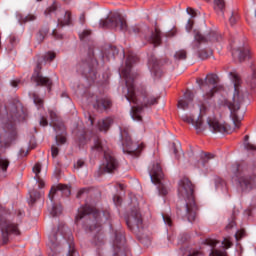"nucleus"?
Instances as JSON below:
<instances>
[{"label":"nucleus","instance_id":"32","mask_svg":"<svg viewBox=\"0 0 256 256\" xmlns=\"http://www.w3.org/2000/svg\"><path fill=\"white\" fill-rule=\"evenodd\" d=\"M37 19V16L35 14H28L27 16H24L22 14L18 15V20L21 23H29L31 21H35Z\"/></svg>","mask_w":256,"mask_h":256},{"label":"nucleus","instance_id":"44","mask_svg":"<svg viewBox=\"0 0 256 256\" xmlns=\"http://www.w3.org/2000/svg\"><path fill=\"white\" fill-rule=\"evenodd\" d=\"M174 155L176 156L177 159H179V153H181V144L179 142H174L172 144Z\"/></svg>","mask_w":256,"mask_h":256},{"label":"nucleus","instance_id":"22","mask_svg":"<svg viewBox=\"0 0 256 256\" xmlns=\"http://www.w3.org/2000/svg\"><path fill=\"white\" fill-rule=\"evenodd\" d=\"M207 123L214 133H227V124H222L215 118H208Z\"/></svg>","mask_w":256,"mask_h":256},{"label":"nucleus","instance_id":"57","mask_svg":"<svg viewBox=\"0 0 256 256\" xmlns=\"http://www.w3.org/2000/svg\"><path fill=\"white\" fill-rule=\"evenodd\" d=\"M223 247H225V249H229V247H231V245H233V243H231V240H229V238H225L222 242Z\"/></svg>","mask_w":256,"mask_h":256},{"label":"nucleus","instance_id":"38","mask_svg":"<svg viewBox=\"0 0 256 256\" xmlns=\"http://www.w3.org/2000/svg\"><path fill=\"white\" fill-rule=\"evenodd\" d=\"M32 99L34 101V105H36L38 109H41L43 107V99L39 97V94L32 93Z\"/></svg>","mask_w":256,"mask_h":256},{"label":"nucleus","instance_id":"48","mask_svg":"<svg viewBox=\"0 0 256 256\" xmlns=\"http://www.w3.org/2000/svg\"><path fill=\"white\" fill-rule=\"evenodd\" d=\"M210 256H227V251L211 249Z\"/></svg>","mask_w":256,"mask_h":256},{"label":"nucleus","instance_id":"36","mask_svg":"<svg viewBox=\"0 0 256 256\" xmlns=\"http://www.w3.org/2000/svg\"><path fill=\"white\" fill-rule=\"evenodd\" d=\"M61 213H63V207L61 205L53 204L50 215H52V217H57L61 215Z\"/></svg>","mask_w":256,"mask_h":256},{"label":"nucleus","instance_id":"37","mask_svg":"<svg viewBox=\"0 0 256 256\" xmlns=\"http://www.w3.org/2000/svg\"><path fill=\"white\" fill-rule=\"evenodd\" d=\"M247 83L250 85L252 89L255 88L256 84V69L255 67L252 68V75L247 78Z\"/></svg>","mask_w":256,"mask_h":256},{"label":"nucleus","instance_id":"58","mask_svg":"<svg viewBox=\"0 0 256 256\" xmlns=\"http://www.w3.org/2000/svg\"><path fill=\"white\" fill-rule=\"evenodd\" d=\"M51 154L53 158L57 157V155H59V148H57L56 146H52Z\"/></svg>","mask_w":256,"mask_h":256},{"label":"nucleus","instance_id":"35","mask_svg":"<svg viewBox=\"0 0 256 256\" xmlns=\"http://www.w3.org/2000/svg\"><path fill=\"white\" fill-rule=\"evenodd\" d=\"M216 189H220L221 191H227V182L222 178H216L215 180Z\"/></svg>","mask_w":256,"mask_h":256},{"label":"nucleus","instance_id":"27","mask_svg":"<svg viewBox=\"0 0 256 256\" xmlns=\"http://www.w3.org/2000/svg\"><path fill=\"white\" fill-rule=\"evenodd\" d=\"M51 123L50 125L54 128V130L57 131H65V125L62 122H59V119L57 118V113L55 111L50 110L49 111Z\"/></svg>","mask_w":256,"mask_h":256},{"label":"nucleus","instance_id":"9","mask_svg":"<svg viewBox=\"0 0 256 256\" xmlns=\"http://www.w3.org/2000/svg\"><path fill=\"white\" fill-rule=\"evenodd\" d=\"M229 75L231 81L234 84L233 102L229 104L230 117L232 118L235 127L239 129V125L241 124V117H239V114L237 112L239 111V109H241V99H239V87L241 86V77H239V74L235 72H230Z\"/></svg>","mask_w":256,"mask_h":256},{"label":"nucleus","instance_id":"50","mask_svg":"<svg viewBox=\"0 0 256 256\" xmlns=\"http://www.w3.org/2000/svg\"><path fill=\"white\" fill-rule=\"evenodd\" d=\"M217 243H219V241L212 238H207L205 240V245H209V247H212V249L217 246Z\"/></svg>","mask_w":256,"mask_h":256},{"label":"nucleus","instance_id":"40","mask_svg":"<svg viewBox=\"0 0 256 256\" xmlns=\"http://www.w3.org/2000/svg\"><path fill=\"white\" fill-rule=\"evenodd\" d=\"M56 57L57 54H55V52H47L42 56V61H44V63H51V61H53Z\"/></svg>","mask_w":256,"mask_h":256},{"label":"nucleus","instance_id":"26","mask_svg":"<svg viewBox=\"0 0 256 256\" xmlns=\"http://www.w3.org/2000/svg\"><path fill=\"white\" fill-rule=\"evenodd\" d=\"M232 56L234 59H238L240 63H243L247 57H249V48L243 46L232 51Z\"/></svg>","mask_w":256,"mask_h":256},{"label":"nucleus","instance_id":"43","mask_svg":"<svg viewBox=\"0 0 256 256\" xmlns=\"http://www.w3.org/2000/svg\"><path fill=\"white\" fill-rule=\"evenodd\" d=\"M87 143V132H82L81 134H78V144L80 147H83Z\"/></svg>","mask_w":256,"mask_h":256},{"label":"nucleus","instance_id":"53","mask_svg":"<svg viewBox=\"0 0 256 256\" xmlns=\"http://www.w3.org/2000/svg\"><path fill=\"white\" fill-rule=\"evenodd\" d=\"M91 35V30H84L82 33L79 34V38L81 41H85V39H88Z\"/></svg>","mask_w":256,"mask_h":256},{"label":"nucleus","instance_id":"56","mask_svg":"<svg viewBox=\"0 0 256 256\" xmlns=\"http://www.w3.org/2000/svg\"><path fill=\"white\" fill-rule=\"evenodd\" d=\"M243 237H245V230H240L236 232L235 234L236 241H239V239H243Z\"/></svg>","mask_w":256,"mask_h":256},{"label":"nucleus","instance_id":"17","mask_svg":"<svg viewBox=\"0 0 256 256\" xmlns=\"http://www.w3.org/2000/svg\"><path fill=\"white\" fill-rule=\"evenodd\" d=\"M32 81H34L36 85H40L41 87H47L48 91H51V85H53V81H51L49 77L42 76L41 60L38 61V64L34 70V73L32 75Z\"/></svg>","mask_w":256,"mask_h":256},{"label":"nucleus","instance_id":"54","mask_svg":"<svg viewBox=\"0 0 256 256\" xmlns=\"http://www.w3.org/2000/svg\"><path fill=\"white\" fill-rule=\"evenodd\" d=\"M238 19L239 16L237 15V13H232V16L229 19L230 25H235Z\"/></svg>","mask_w":256,"mask_h":256},{"label":"nucleus","instance_id":"5","mask_svg":"<svg viewBox=\"0 0 256 256\" xmlns=\"http://www.w3.org/2000/svg\"><path fill=\"white\" fill-rule=\"evenodd\" d=\"M69 228L65 227L64 224H60L57 230H53L52 233L48 237L47 247L49 249V256H57L58 253H61V244L57 239L58 235H61L63 239H66L69 243V251L68 256H77V251L75 250V246L72 244L73 235L71 233L67 234Z\"/></svg>","mask_w":256,"mask_h":256},{"label":"nucleus","instance_id":"16","mask_svg":"<svg viewBox=\"0 0 256 256\" xmlns=\"http://www.w3.org/2000/svg\"><path fill=\"white\" fill-rule=\"evenodd\" d=\"M126 225L130 231L137 233L139 229H143V216L138 208H134L126 217Z\"/></svg>","mask_w":256,"mask_h":256},{"label":"nucleus","instance_id":"4","mask_svg":"<svg viewBox=\"0 0 256 256\" xmlns=\"http://www.w3.org/2000/svg\"><path fill=\"white\" fill-rule=\"evenodd\" d=\"M178 197L180 201L185 202L184 206L177 211L178 215L182 216V219H187L189 223H193L197 219L199 207L195 201V186L189 178L184 177L179 181Z\"/></svg>","mask_w":256,"mask_h":256},{"label":"nucleus","instance_id":"1","mask_svg":"<svg viewBox=\"0 0 256 256\" xmlns=\"http://www.w3.org/2000/svg\"><path fill=\"white\" fill-rule=\"evenodd\" d=\"M139 61L137 55L130 53L126 59V66L121 70L120 77L125 79L126 87L123 89V95L129 101L136 106H132L130 115L134 121H141V111L145 107H151L157 105L159 97L153 95L152 91L147 89L145 85L135 86V79H137V73L131 71L134 63Z\"/></svg>","mask_w":256,"mask_h":256},{"label":"nucleus","instance_id":"55","mask_svg":"<svg viewBox=\"0 0 256 256\" xmlns=\"http://www.w3.org/2000/svg\"><path fill=\"white\" fill-rule=\"evenodd\" d=\"M235 212H233L232 214V220L228 223V225L226 226V229H233L234 225H235Z\"/></svg>","mask_w":256,"mask_h":256},{"label":"nucleus","instance_id":"18","mask_svg":"<svg viewBox=\"0 0 256 256\" xmlns=\"http://www.w3.org/2000/svg\"><path fill=\"white\" fill-rule=\"evenodd\" d=\"M90 102L93 103L94 109L97 111H105L111 107V100L109 98H99L98 96L92 95L90 96Z\"/></svg>","mask_w":256,"mask_h":256},{"label":"nucleus","instance_id":"28","mask_svg":"<svg viewBox=\"0 0 256 256\" xmlns=\"http://www.w3.org/2000/svg\"><path fill=\"white\" fill-rule=\"evenodd\" d=\"M9 165H11L9 158L0 154V175H2V177H7V170L9 169Z\"/></svg>","mask_w":256,"mask_h":256},{"label":"nucleus","instance_id":"2","mask_svg":"<svg viewBox=\"0 0 256 256\" xmlns=\"http://www.w3.org/2000/svg\"><path fill=\"white\" fill-rule=\"evenodd\" d=\"M111 214L109 211L105 210L99 212L95 207L90 205L82 206L78 209V214L75 218V224L79 225V221L84 219L83 227L86 231L90 233H95L92 244L96 247L97 253L101 256V249L105 246V234H103V223L109 221Z\"/></svg>","mask_w":256,"mask_h":256},{"label":"nucleus","instance_id":"60","mask_svg":"<svg viewBox=\"0 0 256 256\" xmlns=\"http://www.w3.org/2000/svg\"><path fill=\"white\" fill-rule=\"evenodd\" d=\"M40 125H41L42 127H47V125H49V122L47 121V118L42 117V118L40 119Z\"/></svg>","mask_w":256,"mask_h":256},{"label":"nucleus","instance_id":"46","mask_svg":"<svg viewBox=\"0 0 256 256\" xmlns=\"http://www.w3.org/2000/svg\"><path fill=\"white\" fill-rule=\"evenodd\" d=\"M210 159H213V155L207 154V153H203L201 155V160H202L203 167H205L206 163H209Z\"/></svg>","mask_w":256,"mask_h":256},{"label":"nucleus","instance_id":"62","mask_svg":"<svg viewBox=\"0 0 256 256\" xmlns=\"http://www.w3.org/2000/svg\"><path fill=\"white\" fill-rule=\"evenodd\" d=\"M193 29V21L191 19L188 20V23L186 25V31H191Z\"/></svg>","mask_w":256,"mask_h":256},{"label":"nucleus","instance_id":"13","mask_svg":"<svg viewBox=\"0 0 256 256\" xmlns=\"http://www.w3.org/2000/svg\"><path fill=\"white\" fill-rule=\"evenodd\" d=\"M149 176L151 182L154 183V185H158V191L160 195H167V193H169L167 187L161 183V179L164 177L161 163L156 162L149 167Z\"/></svg>","mask_w":256,"mask_h":256},{"label":"nucleus","instance_id":"25","mask_svg":"<svg viewBox=\"0 0 256 256\" xmlns=\"http://www.w3.org/2000/svg\"><path fill=\"white\" fill-rule=\"evenodd\" d=\"M57 191H60L61 194L64 195L65 197H69V195H71V188H69V186L64 184H59L56 188H51L50 193L48 195L52 204H53V195H55Z\"/></svg>","mask_w":256,"mask_h":256},{"label":"nucleus","instance_id":"21","mask_svg":"<svg viewBox=\"0 0 256 256\" xmlns=\"http://www.w3.org/2000/svg\"><path fill=\"white\" fill-rule=\"evenodd\" d=\"M148 67L153 77L159 79L161 75H163V71H161V66H159V60L155 56H151L148 60Z\"/></svg>","mask_w":256,"mask_h":256},{"label":"nucleus","instance_id":"31","mask_svg":"<svg viewBox=\"0 0 256 256\" xmlns=\"http://www.w3.org/2000/svg\"><path fill=\"white\" fill-rule=\"evenodd\" d=\"M111 125H113V120L111 118H106L98 122V128L100 131H109V127H111Z\"/></svg>","mask_w":256,"mask_h":256},{"label":"nucleus","instance_id":"51","mask_svg":"<svg viewBox=\"0 0 256 256\" xmlns=\"http://www.w3.org/2000/svg\"><path fill=\"white\" fill-rule=\"evenodd\" d=\"M82 167H85V160L79 159L77 162L74 164V169L76 171H79V169H82Z\"/></svg>","mask_w":256,"mask_h":256},{"label":"nucleus","instance_id":"19","mask_svg":"<svg viewBox=\"0 0 256 256\" xmlns=\"http://www.w3.org/2000/svg\"><path fill=\"white\" fill-rule=\"evenodd\" d=\"M194 39L197 43H215V41L221 40V35H218L217 32H210L209 35L203 36L201 32H196Z\"/></svg>","mask_w":256,"mask_h":256},{"label":"nucleus","instance_id":"23","mask_svg":"<svg viewBox=\"0 0 256 256\" xmlns=\"http://www.w3.org/2000/svg\"><path fill=\"white\" fill-rule=\"evenodd\" d=\"M194 98H195V95H193V92L191 90H187L184 93L183 99H181L178 102V108L183 109L184 111L185 109H189V106L191 105V103H193Z\"/></svg>","mask_w":256,"mask_h":256},{"label":"nucleus","instance_id":"15","mask_svg":"<svg viewBox=\"0 0 256 256\" xmlns=\"http://www.w3.org/2000/svg\"><path fill=\"white\" fill-rule=\"evenodd\" d=\"M82 67L83 70H81V72L86 78V81H88L89 85L95 83L97 80V70L95 69V67H97V59L90 55L88 61L84 62Z\"/></svg>","mask_w":256,"mask_h":256},{"label":"nucleus","instance_id":"24","mask_svg":"<svg viewBox=\"0 0 256 256\" xmlns=\"http://www.w3.org/2000/svg\"><path fill=\"white\" fill-rule=\"evenodd\" d=\"M145 39L148 43H152L154 47H159V45H161V31L155 28L154 31H151L146 35Z\"/></svg>","mask_w":256,"mask_h":256},{"label":"nucleus","instance_id":"8","mask_svg":"<svg viewBox=\"0 0 256 256\" xmlns=\"http://www.w3.org/2000/svg\"><path fill=\"white\" fill-rule=\"evenodd\" d=\"M218 77L216 74H208L205 80L199 78L196 80V83L203 89L205 85H211V89L209 92L203 95V99L198 101V107L200 108L201 113H205V111H209V107H211V98L217 93V81Z\"/></svg>","mask_w":256,"mask_h":256},{"label":"nucleus","instance_id":"6","mask_svg":"<svg viewBox=\"0 0 256 256\" xmlns=\"http://www.w3.org/2000/svg\"><path fill=\"white\" fill-rule=\"evenodd\" d=\"M104 153V161L99 168V175H103V173H113V171H117L119 167V162L117 159L111 154V152L107 151V142L105 140L99 138V136L94 137V145L92 146V153Z\"/></svg>","mask_w":256,"mask_h":256},{"label":"nucleus","instance_id":"7","mask_svg":"<svg viewBox=\"0 0 256 256\" xmlns=\"http://www.w3.org/2000/svg\"><path fill=\"white\" fill-rule=\"evenodd\" d=\"M230 173H232V179L237 181L242 191H251L256 187V176L249 175V168L245 164L234 163L230 167Z\"/></svg>","mask_w":256,"mask_h":256},{"label":"nucleus","instance_id":"45","mask_svg":"<svg viewBox=\"0 0 256 256\" xmlns=\"http://www.w3.org/2000/svg\"><path fill=\"white\" fill-rule=\"evenodd\" d=\"M55 11H57V2H54L50 7H48L45 11H44V15H51V13H55Z\"/></svg>","mask_w":256,"mask_h":256},{"label":"nucleus","instance_id":"30","mask_svg":"<svg viewBox=\"0 0 256 256\" xmlns=\"http://www.w3.org/2000/svg\"><path fill=\"white\" fill-rule=\"evenodd\" d=\"M115 55H119V49H117L115 46H111L103 54V59H106V61H111V59H115Z\"/></svg>","mask_w":256,"mask_h":256},{"label":"nucleus","instance_id":"52","mask_svg":"<svg viewBox=\"0 0 256 256\" xmlns=\"http://www.w3.org/2000/svg\"><path fill=\"white\" fill-rule=\"evenodd\" d=\"M162 219H163L165 225H168V227H171V225H173V221L171 220V216H169L167 214H163Z\"/></svg>","mask_w":256,"mask_h":256},{"label":"nucleus","instance_id":"3","mask_svg":"<svg viewBox=\"0 0 256 256\" xmlns=\"http://www.w3.org/2000/svg\"><path fill=\"white\" fill-rule=\"evenodd\" d=\"M0 117L2 118L0 147H7L17 135V128L15 127L17 121H25L27 114L21 102L12 100L5 107L0 108Z\"/></svg>","mask_w":256,"mask_h":256},{"label":"nucleus","instance_id":"49","mask_svg":"<svg viewBox=\"0 0 256 256\" xmlns=\"http://www.w3.org/2000/svg\"><path fill=\"white\" fill-rule=\"evenodd\" d=\"M67 143V138L63 135L56 136V145H65Z\"/></svg>","mask_w":256,"mask_h":256},{"label":"nucleus","instance_id":"14","mask_svg":"<svg viewBox=\"0 0 256 256\" xmlns=\"http://www.w3.org/2000/svg\"><path fill=\"white\" fill-rule=\"evenodd\" d=\"M113 251V256H131V251L127 247L123 230H116L114 233Z\"/></svg>","mask_w":256,"mask_h":256},{"label":"nucleus","instance_id":"39","mask_svg":"<svg viewBox=\"0 0 256 256\" xmlns=\"http://www.w3.org/2000/svg\"><path fill=\"white\" fill-rule=\"evenodd\" d=\"M47 33H49V28H44L39 31L37 34L38 43H43L45 41V37H47Z\"/></svg>","mask_w":256,"mask_h":256},{"label":"nucleus","instance_id":"33","mask_svg":"<svg viewBox=\"0 0 256 256\" xmlns=\"http://www.w3.org/2000/svg\"><path fill=\"white\" fill-rule=\"evenodd\" d=\"M59 27H65V25H71V12L67 11L64 16V20H58Z\"/></svg>","mask_w":256,"mask_h":256},{"label":"nucleus","instance_id":"29","mask_svg":"<svg viewBox=\"0 0 256 256\" xmlns=\"http://www.w3.org/2000/svg\"><path fill=\"white\" fill-rule=\"evenodd\" d=\"M32 171L33 173H35L34 179H36V183H38L39 189H43V187H45V181H43V179H41V177L39 176V173H41V164L36 163Z\"/></svg>","mask_w":256,"mask_h":256},{"label":"nucleus","instance_id":"59","mask_svg":"<svg viewBox=\"0 0 256 256\" xmlns=\"http://www.w3.org/2000/svg\"><path fill=\"white\" fill-rule=\"evenodd\" d=\"M245 149H247V151H256V146L251 143H246Z\"/></svg>","mask_w":256,"mask_h":256},{"label":"nucleus","instance_id":"41","mask_svg":"<svg viewBox=\"0 0 256 256\" xmlns=\"http://www.w3.org/2000/svg\"><path fill=\"white\" fill-rule=\"evenodd\" d=\"M174 59H176V61H185V59H187V51L185 50L177 51L174 55Z\"/></svg>","mask_w":256,"mask_h":256},{"label":"nucleus","instance_id":"34","mask_svg":"<svg viewBox=\"0 0 256 256\" xmlns=\"http://www.w3.org/2000/svg\"><path fill=\"white\" fill-rule=\"evenodd\" d=\"M211 55H213V50H200L198 52V57L199 59H201L202 61H205V59H209V57H211Z\"/></svg>","mask_w":256,"mask_h":256},{"label":"nucleus","instance_id":"42","mask_svg":"<svg viewBox=\"0 0 256 256\" xmlns=\"http://www.w3.org/2000/svg\"><path fill=\"white\" fill-rule=\"evenodd\" d=\"M37 199H41V192L32 191L30 192V205H34L37 202Z\"/></svg>","mask_w":256,"mask_h":256},{"label":"nucleus","instance_id":"20","mask_svg":"<svg viewBox=\"0 0 256 256\" xmlns=\"http://www.w3.org/2000/svg\"><path fill=\"white\" fill-rule=\"evenodd\" d=\"M207 111L208 110H206L204 113H202L201 110H200V115H199V118L197 120H195L193 118V116H188V115H183L181 117V119H182V121H184V123L194 125V127L197 131H201V127H203V115H205L207 113Z\"/></svg>","mask_w":256,"mask_h":256},{"label":"nucleus","instance_id":"64","mask_svg":"<svg viewBox=\"0 0 256 256\" xmlns=\"http://www.w3.org/2000/svg\"><path fill=\"white\" fill-rule=\"evenodd\" d=\"M188 15H191V17H196L197 13L193 10V8H187Z\"/></svg>","mask_w":256,"mask_h":256},{"label":"nucleus","instance_id":"11","mask_svg":"<svg viewBox=\"0 0 256 256\" xmlns=\"http://www.w3.org/2000/svg\"><path fill=\"white\" fill-rule=\"evenodd\" d=\"M0 231H1V239L3 245H7V243H11L15 237H19L21 235V229H19V224L15 223L11 220L5 219V216L0 214Z\"/></svg>","mask_w":256,"mask_h":256},{"label":"nucleus","instance_id":"10","mask_svg":"<svg viewBox=\"0 0 256 256\" xmlns=\"http://www.w3.org/2000/svg\"><path fill=\"white\" fill-rule=\"evenodd\" d=\"M100 27L104 29H119L120 31H129V33H134L137 35L141 28L139 26H132L130 28L127 27V20L121 14H112L110 17L105 20L100 21Z\"/></svg>","mask_w":256,"mask_h":256},{"label":"nucleus","instance_id":"61","mask_svg":"<svg viewBox=\"0 0 256 256\" xmlns=\"http://www.w3.org/2000/svg\"><path fill=\"white\" fill-rule=\"evenodd\" d=\"M52 37H54L55 39H62L63 36L61 34L57 33V29H54L52 31Z\"/></svg>","mask_w":256,"mask_h":256},{"label":"nucleus","instance_id":"63","mask_svg":"<svg viewBox=\"0 0 256 256\" xmlns=\"http://www.w3.org/2000/svg\"><path fill=\"white\" fill-rule=\"evenodd\" d=\"M113 201H114L115 205H121V197L115 195L113 197Z\"/></svg>","mask_w":256,"mask_h":256},{"label":"nucleus","instance_id":"47","mask_svg":"<svg viewBox=\"0 0 256 256\" xmlns=\"http://www.w3.org/2000/svg\"><path fill=\"white\" fill-rule=\"evenodd\" d=\"M214 5L218 11L225 9V0H214Z\"/></svg>","mask_w":256,"mask_h":256},{"label":"nucleus","instance_id":"12","mask_svg":"<svg viewBox=\"0 0 256 256\" xmlns=\"http://www.w3.org/2000/svg\"><path fill=\"white\" fill-rule=\"evenodd\" d=\"M120 135L123 153H127V155H133L134 157H139V154L143 150V146H140L137 143H133V140H131V136L129 135V128L120 126Z\"/></svg>","mask_w":256,"mask_h":256}]
</instances>
